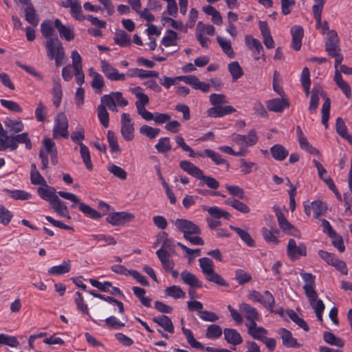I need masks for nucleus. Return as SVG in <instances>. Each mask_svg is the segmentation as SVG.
<instances>
[{"mask_svg": "<svg viewBox=\"0 0 352 352\" xmlns=\"http://www.w3.org/2000/svg\"><path fill=\"white\" fill-rule=\"evenodd\" d=\"M47 55L50 60H55L56 65L60 66L64 63L65 50L56 36L50 38L45 43Z\"/></svg>", "mask_w": 352, "mask_h": 352, "instance_id": "nucleus-1", "label": "nucleus"}, {"mask_svg": "<svg viewBox=\"0 0 352 352\" xmlns=\"http://www.w3.org/2000/svg\"><path fill=\"white\" fill-rule=\"evenodd\" d=\"M49 156L51 158L52 164L55 165L58 163L57 150L55 143L50 138H45L43 140V145L39 152L43 170L46 169L48 166Z\"/></svg>", "mask_w": 352, "mask_h": 352, "instance_id": "nucleus-2", "label": "nucleus"}, {"mask_svg": "<svg viewBox=\"0 0 352 352\" xmlns=\"http://www.w3.org/2000/svg\"><path fill=\"white\" fill-rule=\"evenodd\" d=\"M199 263L201 272L204 274L207 280L221 286L227 285L226 280L214 271V265L210 258L208 257L201 258L199 259Z\"/></svg>", "mask_w": 352, "mask_h": 352, "instance_id": "nucleus-3", "label": "nucleus"}, {"mask_svg": "<svg viewBox=\"0 0 352 352\" xmlns=\"http://www.w3.org/2000/svg\"><path fill=\"white\" fill-rule=\"evenodd\" d=\"M57 193L62 198L72 201L74 204L72 206V207H74V204H78L79 210L86 216L94 219H98L101 217L100 214L98 211L85 203L81 202L79 198L74 194L65 191H58Z\"/></svg>", "mask_w": 352, "mask_h": 352, "instance_id": "nucleus-4", "label": "nucleus"}, {"mask_svg": "<svg viewBox=\"0 0 352 352\" xmlns=\"http://www.w3.org/2000/svg\"><path fill=\"white\" fill-rule=\"evenodd\" d=\"M100 100L113 112L118 111L117 107H124L129 104L128 100L123 97L120 91H113L109 94L104 95Z\"/></svg>", "mask_w": 352, "mask_h": 352, "instance_id": "nucleus-5", "label": "nucleus"}, {"mask_svg": "<svg viewBox=\"0 0 352 352\" xmlns=\"http://www.w3.org/2000/svg\"><path fill=\"white\" fill-rule=\"evenodd\" d=\"M273 210L276 214L278 226L281 231L285 234L291 235L294 237L300 239L301 232L300 231L292 225L285 217L283 213L279 207L275 206L273 207Z\"/></svg>", "mask_w": 352, "mask_h": 352, "instance_id": "nucleus-6", "label": "nucleus"}, {"mask_svg": "<svg viewBox=\"0 0 352 352\" xmlns=\"http://www.w3.org/2000/svg\"><path fill=\"white\" fill-rule=\"evenodd\" d=\"M232 141L239 146V151H243V156L247 152L246 148L254 145L258 141L255 131L252 130L247 135L234 133L231 136Z\"/></svg>", "mask_w": 352, "mask_h": 352, "instance_id": "nucleus-7", "label": "nucleus"}, {"mask_svg": "<svg viewBox=\"0 0 352 352\" xmlns=\"http://www.w3.org/2000/svg\"><path fill=\"white\" fill-rule=\"evenodd\" d=\"M68 127L69 123L66 115L63 112L58 113L54 119L53 138L55 139L60 137L67 138L69 137Z\"/></svg>", "mask_w": 352, "mask_h": 352, "instance_id": "nucleus-8", "label": "nucleus"}, {"mask_svg": "<svg viewBox=\"0 0 352 352\" xmlns=\"http://www.w3.org/2000/svg\"><path fill=\"white\" fill-rule=\"evenodd\" d=\"M173 224L177 230L184 234V238H187L188 235H199L201 232L198 225L187 219H177L173 221Z\"/></svg>", "mask_w": 352, "mask_h": 352, "instance_id": "nucleus-9", "label": "nucleus"}, {"mask_svg": "<svg viewBox=\"0 0 352 352\" xmlns=\"http://www.w3.org/2000/svg\"><path fill=\"white\" fill-rule=\"evenodd\" d=\"M120 133L124 140L131 141L135 136L134 123L132 121L130 115L123 113L120 119Z\"/></svg>", "mask_w": 352, "mask_h": 352, "instance_id": "nucleus-10", "label": "nucleus"}, {"mask_svg": "<svg viewBox=\"0 0 352 352\" xmlns=\"http://www.w3.org/2000/svg\"><path fill=\"white\" fill-rule=\"evenodd\" d=\"M287 254L291 260H297L301 256H306V245L302 242L297 243L294 239H289L287 245Z\"/></svg>", "mask_w": 352, "mask_h": 352, "instance_id": "nucleus-11", "label": "nucleus"}, {"mask_svg": "<svg viewBox=\"0 0 352 352\" xmlns=\"http://www.w3.org/2000/svg\"><path fill=\"white\" fill-rule=\"evenodd\" d=\"M160 243H162V247L157 251H162L164 254H170L175 252V243L174 239L168 237V234L166 232H160L154 243L156 247Z\"/></svg>", "mask_w": 352, "mask_h": 352, "instance_id": "nucleus-12", "label": "nucleus"}, {"mask_svg": "<svg viewBox=\"0 0 352 352\" xmlns=\"http://www.w3.org/2000/svg\"><path fill=\"white\" fill-rule=\"evenodd\" d=\"M325 49L328 54L332 57L339 54V38L335 30L328 31L325 41Z\"/></svg>", "mask_w": 352, "mask_h": 352, "instance_id": "nucleus-13", "label": "nucleus"}, {"mask_svg": "<svg viewBox=\"0 0 352 352\" xmlns=\"http://www.w3.org/2000/svg\"><path fill=\"white\" fill-rule=\"evenodd\" d=\"M133 214L127 212H116L110 213L107 217V221L112 226H120L134 219Z\"/></svg>", "mask_w": 352, "mask_h": 352, "instance_id": "nucleus-14", "label": "nucleus"}, {"mask_svg": "<svg viewBox=\"0 0 352 352\" xmlns=\"http://www.w3.org/2000/svg\"><path fill=\"white\" fill-rule=\"evenodd\" d=\"M100 66L106 77L111 80L124 81L126 79L124 74L120 73L117 69L111 66L107 60H102Z\"/></svg>", "mask_w": 352, "mask_h": 352, "instance_id": "nucleus-15", "label": "nucleus"}, {"mask_svg": "<svg viewBox=\"0 0 352 352\" xmlns=\"http://www.w3.org/2000/svg\"><path fill=\"white\" fill-rule=\"evenodd\" d=\"M304 207L307 215L310 216L313 214L316 218L322 215L327 209L325 205L319 200L314 201L309 204H305Z\"/></svg>", "mask_w": 352, "mask_h": 352, "instance_id": "nucleus-16", "label": "nucleus"}, {"mask_svg": "<svg viewBox=\"0 0 352 352\" xmlns=\"http://www.w3.org/2000/svg\"><path fill=\"white\" fill-rule=\"evenodd\" d=\"M308 298L309 304L316 315L317 318L320 321H322V313L324 310V305L322 300L318 298V294L316 291L315 294L311 295V297L309 295H306Z\"/></svg>", "mask_w": 352, "mask_h": 352, "instance_id": "nucleus-17", "label": "nucleus"}, {"mask_svg": "<svg viewBox=\"0 0 352 352\" xmlns=\"http://www.w3.org/2000/svg\"><path fill=\"white\" fill-rule=\"evenodd\" d=\"M296 133L300 146L302 149L312 155L319 154L318 150L309 143L307 138L299 126L296 127Z\"/></svg>", "mask_w": 352, "mask_h": 352, "instance_id": "nucleus-18", "label": "nucleus"}, {"mask_svg": "<svg viewBox=\"0 0 352 352\" xmlns=\"http://www.w3.org/2000/svg\"><path fill=\"white\" fill-rule=\"evenodd\" d=\"M89 74L92 78L91 85L95 93L97 94H102L104 86V78L102 75L96 72L92 67L89 69Z\"/></svg>", "mask_w": 352, "mask_h": 352, "instance_id": "nucleus-19", "label": "nucleus"}, {"mask_svg": "<svg viewBox=\"0 0 352 352\" xmlns=\"http://www.w3.org/2000/svg\"><path fill=\"white\" fill-rule=\"evenodd\" d=\"M129 91L138 98V100L135 102L137 110L144 108L148 104L149 98L143 92V89L140 87L130 88Z\"/></svg>", "mask_w": 352, "mask_h": 352, "instance_id": "nucleus-20", "label": "nucleus"}, {"mask_svg": "<svg viewBox=\"0 0 352 352\" xmlns=\"http://www.w3.org/2000/svg\"><path fill=\"white\" fill-rule=\"evenodd\" d=\"M290 32L292 36V48L298 51L300 49L302 45V38L304 35L303 29L300 25H294L291 28Z\"/></svg>", "mask_w": 352, "mask_h": 352, "instance_id": "nucleus-21", "label": "nucleus"}, {"mask_svg": "<svg viewBox=\"0 0 352 352\" xmlns=\"http://www.w3.org/2000/svg\"><path fill=\"white\" fill-rule=\"evenodd\" d=\"M54 26L58 30L60 36L66 41L73 40L74 38V29L71 25H64L59 19H56Z\"/></svg>", "mask_w": 352, "mask_h": 352, "instance_id": "nucleus-22", "label": "nucleus"}, {"mask_svg": "<svg viewBox=\"0 0 352 352\" xmlns=\"http://www.w3.org/2000/svg\"><path fill=\"white\" fill-rule=\"evenodd\" d=\"M268 110L274 112H281L289 107L288 101L285 98H274L266 102Z\"/></svg>", "mask_w": 352, "mask_h": 352, "instance_id": "nucleus-23", "label": "nucleus"}, {"mask_svg": "<svg viewBox=\"0 0 352 352\" xmlns=\"http://www.w3.org/2000/svg\"><path fill=\"white\" fill-rule=\"evenodd\" d=\"M180 276L182 281L190 287L200 288L202 286V283L198 279L197 276L188 270L182 272Z\"/></svg>", "mask_w": 352, "mask_h": 352, "instance_id": "nucleus-24", "label": "nucleus"}, {"mask_svg": "<svg viewBox=\"0 0 352 352\" xmlns=\"http://www.w3.org/2000/svg\"><path fill=\"white\" fill-rule=\"evenodd\" d=\"M37 192L41 198L48 201L50 204L58 197L56 195L55 189L48 186L47 183L39 187Z\"/></svg>", "mask_w": 352, "mask_h": 352, "instance_id": "nucleus-25", "label": "nucleus"}, {"mask_svg": "<svg viewBox=\"0 0 352 352\" xmlns=\"http://www.w3.org/2000/svg\"><path fill=\"white\" fill-rule=\"evenodd\" d=\"M239 309L249 322H255L258 320L259 314L256 309L248 304L245 302L241 303Z\"/></svg>", "mask_w": 352, "mask_h": 352, "instance_id": "nucleus-26", "label": "nucleus"}, {"mask_svg": "<svg viewBox=\"0 0 352 352\" xmlns=\"http://www.w3.org/2000/svg\"><path fill=\"white\" fill-rule=\"evenodd\" d=\"M278 334L280 336L284 346L287 347L300 346L297 340L293 337L292 333L287 329L285 328L279 329Z\"/></svg>", "mask_w": 352, "mask_h": 352, "instance_id": "nucleus-27", "label": "nucleus"}, {"mask_svg": "<svg viewBox=\"0 0 352 352\" xmlns=\"http://www.w3.org/2000/svg\"><path fill=\"white\" fill-rule=\"evenodd\" d=\"M249 334L254 339L262 340L267 334L266 329L256 325V322H248L246 324Z\"/></svg>", "mask_w": 352, "mask_h": 352, "instance_id": "nucleus-28", "label": "nucleus"}, {"mask_svg": "<svg viewBox=\"0 0 352 352\" xmlns=\"http://www.w3.org/2000/svg\"><path fill=\"white\" fill-rule=\"evenodd\" d=\"M179 166L185 172L192 175V177H196L197 179H201L203 177V171L199 168L188 161H182L179 164Z\"/></svg>", "mask_w": 352, "mask_h": 352, "instance_id": "nucleus-29", "label": "nucleus"}, {"mask_svg": "<svg viewBox=\"0 0 352 352\" xmlns=\"http://www.w3.org/2000/svg\"><path fill=\"white\" fill-rule=\"evenodd\" d=\"M185 83L191 85L194 89H199L204 93L209 91L210 86L208 83L200 81L195 76H186Z\"/></svg>", "mask_w": 352, "mask_h": 352, "instance_id": "nucleus-30", "label": "nucleus"}, {"mask_svg": "<svg viewBox=\"0 0 352 352\" xmlns=\"http://www.w3.org/2000/svg\"><path fill=\"white\" fill-rule=\"evenodd\" d=\"M223 334L225 340L230 344L236 346L243 342L241 336L236 329L226 328Z\"/></svg>", "mask_w": 352, "mask_h": 352, "instance_id": "nucleus-31", "label": "nucleus"}, {"mask_svg": "<svg viewBox=\"0 0 352 352\" xmlns=\"http://www.w3.org/2000/svg\"><path fill=\"white\" fill-rule=\"evenodd\" d=\"M203 210L206 211L210 214V217L212 218L218 219L223 218L228 220L231 217V215L229 212L217 206H204Z\"/></svg>", "mask_w": 352, "mask_h": 352, "instance_id": "nucleus-32", "label": "nucleus"}, {"mask_svg": "<svg viewBox=\"0 0 352 352\" xmlns=\"http://www.w3.org/2000/svg\"><path fill=\"white\" fill-rule=\"evenodd\" d=\"M153 321L160 325L164 331L170 333H174V326L171 320L165 315H160L153 318Z\"/></svg>", "mask_w": 352, "mask_h": 352, "instance_id": "nucleus-33", "label": "nucleus"}, {"mask_svg": "<svg viewBox=\"0 0 352 352\" xmlns=\"http://www.w3.org/2000/svg\"><path fill=\"white\" fill-rule=\"evenodd\" d=\"M127 75L130 77H139L142 79L147 78H157L159 74L155 71L144 70L142 69L135 68L128 71Z\"/></svg>", "mask_w": 352, "mask_h": 352, "instance_id": "nucleus-34", "label": "nucleus"}, {"mask_svg": "<svg viewBox=\"0 0 352 352\" xmlns=\"http://www.w3.org/2000/svg\"><path fill=\"white\" fill-rule=\"evenodd\" d=\"M300 276L305 282L303 286L305 294L311 297V295L314 294L316 292L314 288V276L309 273H301Z\"/></svg>", "mask_w": 352, "mask_h": 352, "instance_id": "nucleus-35", "label": "nucleus"}, {"mask_svg": "<svg viewBox=\"0 0 352 352\" xmlns=\"http://www.w3.org/2000/svg\"><path fill=\"white\" fill-rule=\"evenodd\" d=\"M114 43L122 47L130 46L131 39L130 36L124 30H117L113 37Z\"/></svg>", "mask_w": 352, "mask_h": 352, "instance_id": "nucleus-36", "label": "nucleus"}, {"mask_svg": "<svg viewBox=\"0 0 352 352\" xmlns=\"http://www.w3.org/2000/svg\"><path fill=\"white\" fill-rule=\"evenodd\" d=\"M89 239L95 241L96 243H100V246L116 244V241L113 236L103 234H91Z\"/></svg>", "mask_w": 352, "mask_h": 352, "instance_id": "nucleus-37", "label": "nucleus"}, {"mask_svg": "<svg viewBox=\"0 0 352 352\" xmlns=\"http://www.w3.org/2000/svg\"><path fill=\"white\" fill-rule=\"evenodd\" d=\"M50 205L59 216L70 219L67 207L58 197L50 203Z\"/></svg>", "mask_w": 352, "mask_h": 352, "instance_id": "nucleus-38", "label": "nucleus"}, {"mask_svg": "<svg viewBox=\"0 0 352 352\" xmlns=\"http://www.w3.org/2000/svg\"><path fill=\"white\" fill-rule=\"evenodd\" d=\"M334 81L338 87L342 91L346 98H350L351 96V89L349 85L342 78L340 72L336 70L334 75Z\"/></svg>", "mask_w": 352, "mask_h": 352, "instance_id": "nucleus-39", "label": "nucleus"}, {"mask_svg": "<svg viewBox=\"0 0 352 352\" xmlns=\"http://www.w3.org/2000/svg\"><path fill=\"white\" fill-rule=\"evenodd\" d=\"M323 91L320 87L315 86L311 91V100L309 110L311 113H315L319 104V96L322 95Z\"/></svg>", "mask_w": 352, "mask_h": 352, "instance_id": "nucleus-40", "label": "nucleus"}, {"mask_svg": "<svg viewBox=\"0 0 352 352\" xmlns=\"http://www.w3.org/2000/svg\"><path fill=\"white\" fill-rule=\"evenodd\" d=\"M261 233L265 241L273 245H277L280 243V240L278 236L279 232L278 230H270L267 228H263L261 229Z\"/></svg>", "mask_w": 352, "mask_h": 352, "instance_id": "nucleus-41", "label": "nucleus"}, {"mask_svg": "<svg viewBox=\"0 0 352 352\" xmlns=\"http://www.w3.org/2000/svg\"><path fill=\"white\" fill-rule=\"evenodd\" d=\"M71 270L69 261H63L60 265H55L48 270V274L52 276H60L69 272Z\"/></svg>", "mask_w": 352, "mask_h": 352, "instance_id": "nucleus-42", "label": "nucleus"}, {"mask_svg": "<svg viewBox=\"0 0 352 352\" xmlns=\"http://www.w3.org/2000/svg\"><path fill=\"white\" fill-rule=\"evenodd\" d=\"M272 157L277 161L284 160L288 155L289 151L281 144H277L270 148Z\"/></svg>", "mask_w": 352, "mask_h": 352, "instance_id": "nucleus-43", "label": "nucleus"}, {"mask_svg": "<svg viewBox=\"0 0 352 352\" xmlns=\"http://www.w3.org/2000/svg\"><path fill=\"white\" fill-rule=\"evenodd\" d=\"M179 39L177 34L173 30H168L162 40V44L164 47L175 46Z\"/></svg>", "mask_w": 352, "mask_h": 352, "instance_id": "nucleus-44", "label": "nucleus"}, {"mask_svg": "<svg viewBox=\"0 0 352 352\" xmlns=\"http://www.w3.org/2000/svg\"><path fill=\"white\" fill-rule=\"evenodd\" d=\"M107 108V107L106 104L102 102L97 107V114L98 119L102 126L105 128L108 127L109 124V116Z\"/></svg>", "mask_w": 352, "mask_h": 352, "instance_id": "nucleus-45", "label": "nucleus"}, {"mask_svg": "<svg viewBox=\"0 0 352 352\" xmlns=\"http://www.w3.org/2000/svg\"><path fill=\"white\" fill-rule=\"evenodd\" d=\"M79 147L80 157L83 163L88 170H91L93 169V165L91 163L90 152L88 147L84 144H80Z\"/></svg>", "mask_w": 352, "mask_h": 352, "instance_id": "nucleus-46", "label": "nucleus"}, {"mask_svg": "<svg viewBox=\"0 0 352 352\" xmlns=\"http://www.w3.org/2000/svg\"><path fill=\"white\" fill-rule=\"evenodd\" d=\"M166 296L172 297L175 299H183L186 297V293L177 285L168 287L165 291Z\"/></svg>", "mask_w": 352, "mask_h": 352, "instance_id": "nucleus-47", "label": "nucleus"}, {"mask_svg": "<svg viewBox=\"0 0 352 352\" xmlns=\"http://www.w3.org/2000/svg\"><path fill=\"white\" fill-rule=\"evenodd\" d=\"M225 204L244 214L250 211L248 205L235 199L229 198L226 200Z\"/></svg>", "mask_w": 352, "mask_h": 352, "instance_id": "nucleus-48", "label": "nucleus"}, {"mask_svg": "<svg viewBox=\"0 0 352 352\" xmlns=\"http://www.w3.org/2000/svg\"><path fill=\"white\" fill-rule=\"evenodd\" d=\"M230 229L234 230L239 236L241 239V240L245 242L248 246L253 247L254 246V241L249 234V233L240 228L235 227L234 226H230Z\"/></svg>", "mask_w": 352, "mask_h": 352, "instance_id": "nucleus-49", "label": "nucleus"}, {"mask_svg": "<svg viewBox=\"0 0 352 352\" xmlns=\"http://www.w3.org/2000/svg\"><path fill=\"white\" fill-rule=\"evenodd\" d=\"M337 133L352 144V135L348 133L346 126L341 118L336 120Z\"/></svg>", "mask_w": 352, "mask_h": 352, "instance_id": "nucleus-50", "label": "nucleus"}, {"mask_svg": "<svg viewBox=\"0 0 352 352\" xmlns=\"http://www.w3.org/2000/svg\"><path fill=\"white\" fill-rule=\"evenodd\" d=\"M217 41L221 47L223 52L230 58H233L234 53L230 41L223 38L221 36H217Z\"/></svg>", "mask_w": 352, "mask_h": 352, "instance_id": "nucleus-51", "label": "nucleus"}, {"mask_svg": "<svg viewBox=\"0 0 352 352\" xmlns=\"http://www.w3.org/2000/svg\"><path fill=\"white\" fill-rule=\"evenodd\" d=\"M156 254L162 263L164 270H172L174 267V262L170 259V254H164L162 251H157Z\"/></svg>", "mask_w": 352, "mask_h": 352, "instance_id": "nucleus-52", "label": "nucleus"}, {"mask_svg": "<svg viewBox=\"0 0 352 352\" xmlns=\"http://www.w3.org/2000/svg\"><path fill=\"white\" fill-rule=\"evenodd\" d=\"M52 94L53 96V104L56 107H58L61 103L63 98V91L60 82H56L54 83Z\"/></svg>", "mask_w": 352, "mask_h": 352, "instance_id": "nucleus-53", "label": "nucleus"}, {"mask_svg": "<svg viewBox=\"0 0 352 352\" xmlns=\"http://www.w3.org/2000/svg\"><path fill=\"white\" fill-rule=\"evenodd\" d=\"M155 149L160 153H164L170 151L172 148L170 138L168 137L161 138L158 140L155 146Z\"/></svg>", "mask_w": 352, "mask_h": 352, "instance_id": "nucleus-54", "label": "nucleus"}, {"mask_svg": "<svg viewBox=\"0 0 352 352\" xmlns=\"http://www.w3.org/2000/svg\"><path fill=\"white\" fill-rule=\"evenodd\" d=\"M324 340L331 344L338 347H342L344 345V341L340 338L336 337L333 333L325 331L323 333Z\"/></svg>", "mask_w": 352, "mask_h": 352, "instance_id": "nucleus-55", "label": "nucleus"}, {"mask_svg": "<svg viewBox=\"0 0 352 352\" xmlns=\"http://www.w3.org/2000/svg\"><path fill=\"white\" fill-rule=\"evenodd\" d=\"M313 163L317 168L319 177L328 186L333 182V180L328 175L326 169L317 160H314Z\"/></svg>", "mask_w": 352, "mask_h": 352, "instance_id": "nucleus-56", "label": "nucleus"}, {"mask_svg": "<svg viewBox=\"0 0 352 352\" xmlns=\"http://www.w3.org/2000/svg\"><path fill=\"white\" fill-rule=\"evenodd\" d=\"M182 331L184 333V335L186 336V338L187 340L188 343L193 348L196 349H204L203 344L197 341L193 336L192 332L191 330L185 328L184 327H182Z\"/></svg>", "mask_w": 352, "mask_h": 352, "instance_id": "nucleus-57", "label": "nucleus"}, {"mask_svg": "<svg viewBox=\"0 0 352 352\" xmlns=\"http://www.w3.org/2000/svg\"><path fill=\"white\" fill-rule=\"evenodd\" d=\"M140 133L149 139H154L159 135L160 129L144 124L140 128Z\"/></svg>", "mask_w": 352, "mask_h": 352, "instance_id": "nucleus-58", "label": "nucleus"}, {"mask_svg": "<svg viewBox=\"0 0 352 352\" xmlns=\"http://www.w3.org/2000/svg\"><path fill=\"white\" fill-rule=\"evenodd\" d=\"M222 335V329L218 324H210L208 327L206 336L210 340H217Z\"/></svg>", "mask_w": 352, "mask_h": 352, "instance_id": "nucleus-59", "label": "nucleus"}, {"mask_svg": "<svg viewBox=\"0 0 352 352\" xmlns=\"http://www.w3.org/2000/svg\"><path fill=\"white\" fill-rule=\"evenodd\" d=\"M228 70L232 75L233 80H236L243 74V71L237 61L231 62L228 65Z\"/></svg>", "mask_w": 352, "mask_h": 352, "instance_id": "nucleus-60", "label": "nucleus"}, {"mask_svg": "<svg viewBox=\"0 0 352 352\" xmlns=\"http://www.w3.org/2000/svg\"><path fill=\"white\" fill-rule=\"evenodd\" d=\"M245 43L247 47L250 50H256V52H259L263 50V46L261 42L252 37L251 35H247L245 37Z\"/></svg>", "mask_w": 352, "mask_h": 352, "instance_id": "nucleus-61", "label": "nucleus"}, {"mask_svg": "<svg viewBox=\"0 0 352 352\" xmlns=\"http://www.w3.org/2000/svg\"><path fill=\"white\" fill-rule=\"evenodd\" d=\"M107 138L111 152L115 153H120V148L118 142V139L114 132L108 131Z\"/></svg>", "mask_w": 352, "mask_h": 352, "instance_id": "nucleus-62", "label": "nucleus"}, {"mask_svg": "<svg viewBox=\"0 0 352 352\" xmlns=\"http://www.w3.org/2000/svg\"><path fill=\"white\" fill-rule=\"evenodd\" d=\"M201 153L204 154V157L207 156L210 157L212 160V162L217 165L226 164H227V166H228L227 162L221 157V155L219 153L211 149H206Z\"/></svg>", "mask_w": 352, "mask_h": 352, "instance_id": "nucleus-63", "label": "nucleus"}, {"mask_svg": "<svg viewBox=\"0 0 352 352\" xmlns=\"http://www.w3.org/2000/svg\"><path fill=\"white\" fill-rule=\"evenodd\" d=\"M5 126L12 132L19 133L23 131V124L21 120L6 119Z\"/></svg>", "mask_w": 352, "mask_h": 352, "instance_id": "nucleus-64", "label": "nucleus"}]
</instances>
